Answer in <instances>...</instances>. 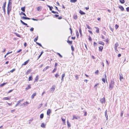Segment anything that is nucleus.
<instances>
[{
	"mask_svg": "<svg viewBox=\"0 0 129 129\" xmlns=\"http://www.w3.org/2000/svg\"><path fill=\"white\" fill-rule=\"evenodd\" d=\"M114 84V82L113 81V80H112L109 85V88L111 90L112 89L113 87Z\"/></svg>",
	"mask_w": 129,
	"mask_h": 129,
	"instance_id": "f257e3e1",
	"label": "nucleus"
},
{
	"mask_svg": "<svg viewBox=\"0 0 129 129\" xmlns=\"http://www.w3.org/2000/svg\"><path fill=\"white\" fill-rule=\"evenodd\" d=\"M104 78H102V81L104 83L105 82V79L107 80V76L106 74L104 75Z\"/></svg>",
	"mask_w": 129,
	"mask_h": 129,
	"instance_id": "f03ea898",
	"label": "nucleus"
},
{
	"mask_svg": "<svg viewBox=\"0 0 129 129\" xmlns=\"http://www.w3.org/2000/svg\"><path fill=\"white\" fill-rule=\"evenodd\" d=\"M11 4L12 2H10V1H9L7 7L9 8L10 9L11 8Z\"/></svg>",
	"mask_w": 129,
	"mask_h": 129,
	"instance_id": "7ed1b4c3",
	"label": "nucleus"
},
{
	"mask_svg": "<svg viewBox=\"0 0 129 129\" xmlns=\"http://www.w3.org/2000/svg\"><path fill=\"white\" fill-rule=\"evenodd\" d=\"M105 98H103L100 100V102L102 103H105Z\"/></svg>",
	"mask_w": 129,
	"mask_h": 129,
	"instance_id": "20e7f679",
	"label": "nucleus"
},
{
	"mask_svg": "<svg viewBox=\"0 0 129 129\" xmlns=\"http://www.w3.org/2000/svg\"><path fill=\"white\" fill-rule=\"evenodd\" d=\"M51 112V110L50 109H48L47 111V115H49Z\"/></svg>",
	"mask_w": 129,
	"mask_h": 129,
	"instance_id": "39448f33",
	"label": "nucleus"
},
{
	"mask_svg": "<svg viewBox=\"0 0 129 129\" xmlns=\"http://www.w3.org/2000/svg\"><path fill=\"white\" fill-rule=\"evenodd\" d=\"M107 110H106L105 112V116L106 118V120H107L108 119V115L107 112Z\"/></svg>",
	"mask_w": 129,
	"mask_h": 129,
	"instance_id": "423d86ee",
	"label": "nucleus"
},
{
	"mask_svg": "<svg viewBox=\"0 0 129 129\" xmlns=\"http://www.w3.org/2000/svg\"><path fill=\"white\" fill-rule=\"evenodd\" d=\"M20 21L22 23L23 25H26V26L27 27H28L29 26H27V23H24L22 20H20Z\"/></svg>",
	"mask_w": 129,
	"mask_h": 129,
	"instance_id": "0eeeda50",
	"label": "nucleus"
},
{
	"mask_svg": "<svg viewBox=\"0 0 129 129\" xmlns=\"http://www.w3.org/2000/svg\"><path fill=\"white\" fill-rule=\"evenodd\" d=\"M21 18L22 19H25V20H30V18H28V17H25V16H22L21 17Z\"/></svg>",
	"mask_w": 129,
	"mask_h": 129,
	"instance_id": "6e6552de",
	"label": "nucleus"
},
{
	"mask_svg": "<svg viewBox=\"0 0 129 129\" xmlns=\"http://www.w3.org/2000/svg\"><path fill=\"white\" fill-rule=\"evenodd\" d=\"M11 9V8L10 9L9 8L7 7V14L9 15Z\"/></svg>",
	"mask_w": 129,
	"mask_h": 129,
	"instance_id": "1a4fd4ad",
	"label": "nucleus"
},
{
	"mask_svg": "<svg viewBox=\"0 0 129 129\" xmlns=\"http://www.w3.org/2000/svg\"><path fill=\"white\" fill-rule=\"evenodd\" d=\"M80 119V117H79V116H77L76 117L74 115V116H73V119Z\"/></svg>",
	"mask_w": 129,
	"mask_h": 129,
	"instance_id": "9d476101",
	"label": "nucleus"
},
{
	"mask_svg": "<svg viewBox=\"0 0 129 129\" xmlns=\"http://www.w3.org/2000/svg\"><path fill=\"white\" fill-rule=\"evenodd\" d=\"M23 100H19V101H18V102H17V103L16 104V105H15V106L16 107L17 106H18V105L19 104L20 102H22V101H23Z\"/></svg>",
	"mask_w": 129,
	"mask_h": 129,
	"instance_id": "9b49d317",
	"label": "nucleus"
},
{
	"mask_svg": "<svg viewBox=\"0 0 129 129\" xmlns=\"http://www.w3.org/2000/svg\"><path fill=\"white\" fill-rule=\"evenodd\" d=\"M29 59H28V60H27L25 62H24V63H23L22 64V65H26V64H27L28 63V62L29 61Z\"/></svg>",
	"mask_w": 129,
	"mask_h": 129,
	"instance_id": "f8f14e48",
	"label": "nucleus"
},
{
	"mask_svg": "<svg viewBox=\"0 0 129 129\" xmlns=\"http://www.w3.org/2000/svg\"><path fill=\"white\" fill-rule=\"evenodd\" d=\"M119 76L120 77V79L121 81V79H123L122 75L121 74H119Z\"/></svg>",
	"mask_w": 129,
	"mask_h": 129,
	"instance_id": "ddd939ff",
	"label": "nucleus"
},
{
	"mask_svg": "<svg viewBox=\"0 0 129 129\" xmlns=\"http://www.w3.org/2000/svg\"><path fill=\"white\" fill-rule=\"evenodd\" d=\"M55 86L54 85L50 89L51 91H53L55 90Z\"/></svg>",
	"mask_w": 129,
	"mask_h": 129,
	"instance_id": "4468645a",
	"label": "nucleus"
},
{
	"mask_svg": "<svg viewBox=\"0 0 129 129\" xmlns=\"http://www.w3.org/2000/svg\"><path fill=\"white\" fill-rule=\"evenodd\" d=\"M79 13L81 15H84L85 14V13H84L81 10H80Z\"/></svg>",
	"mask_w": 129,
	"mask_h": 129,
	"instance_id": "2eb2a0df",
	"label": "nucleus"
},
{
	"mask_svg": "<svg viewBox=\"0 0 129 129\" xmlns=\"http://www.w3.org/2000/svg\"><path fill=\"white\" fill-rule=\"evenodd\" d=\"M50 68V67L49 66H47L43 70V72L45 71H46L48 69Z\"/></svg>",
	"mask_w": 129,
	"mask_h": 129,
	"instance_id": "dca6fc26",
	"label": "nucleus"
},
{
	"mask_svg": "<svg viewBox=\"0 0 129 129\" xmlns=\"http://www.w3.org/2000/svg\"><path fill=\"white\" fill-rule=\"evenodd\" d=\"M31 88V85L29 84L28 85V87L25 88V90H27L28 89L30 88Z\"/></svg>",
	"mask_w": 129,
	"mask_h": 129,
	"instance_id": "f3484780",
	"label": "nucleus"
},
{
	"mask_svg": "<svg viewBox=\"0 0 129 129\" xmlns=\"http://www.w3.org/2000/svg\"><path fill=\"white\" fill-rule=\"evenodd\" d=\"M36 93H34L31 95V98L32 99H33L34 98L35 96H36Z\"/></svg>",
	"mask_w": 129,
	"mask_h": 129,
	"instance_id": "a211bd4d",
	"label": "nucleus"
},
{
	"mask_svg": "<svg viewBox=\"0 0 129 129\" xmlns=\"http://www.w3.org/2000/svg\"><path fill=\"white\" fill-rule=\"evenodd\" d=\"M103 49V47L100 46L99 47V50L100 51H102Z\"/></svg>",
	"mask_w": 129,
	"mask_h": 129,
	"instance_id": "6ab92c4d",
	"label": "nucleus"
},
{
	"mask_svg": "<svg viewBox=\"0 0 129 129\" xmlns=\"http://www.w3.org/2000/svg\"><path fill=\"white\" fill-rule=\"evenodd\" d=\"M46 125L44 123H42L41 124V126L43 128H45Z\"/></svg>",
	"mask_w": 129,
	"mask_h": 129,
	"instance_id": "aec40b11",
	"label": "nucleus"
},
{
	"mask_svg": "<svg viewBox=\"0 0 129 129\" xmlns=\"http://www.w3.org/2000/svg\"><path fill=\"white\" fill-rule=\"evenodd\" d=\"M119 8L122 11H123L124 10L123 7L122 6H119Z\"/></svg>",
	"mask_w": 129,
	"mask_h": 129,
	"instance_id": "412c9836",
	"label": "nucleus"
},
{
	"mask_svg": "<svg viewBox=\"0 0 129 129\" xmlns=\"http://www.w3.org/2000/svg\"><path fill=\"white\" fill-rule=\"evenodd\" d=\"M67 123L68 125V126L69 127H70L71 126V124L69 122L68 120L67 121Z\"/></svg>",
	"mask_w": 129,
	"mask_h": 129,
	"instance_id": "4be33fe9",
	"label": "nucleus"
},
{
	"mask_svg": "<svg viewBox=\"0 0 129 129\" xmlns=\"http://www.w3.org/2000/svg\"><path fill=\"white\" fill-rule=\"evenodd\" d=\"M25 7L21 8V10L23 12H25Z\"/></svg>",
	"mask_w": 129,
	"mask_h": 129,
	"instance_id": "5701e85b",
	"label": "nucleus"
},
{
	"mask_svg": "<svg viewBox=\"0 0 129 129\" xmlns=\"http://www.w3.org/2000/svg\"><path fill=\"white\" fill-rule=\"evenodd\" d=\"M37 9L38 11H40L42 10V7L41 6H39L38 7Z\"/></svg>",
	"mask_w": 129,
	"mask_h": 129,
	"instance_id": "b1692460",
	"label": "nucleus"
},
{
	"mask_svg": "<svg viewBox=\"0 0 129 129\" xmlns=\"http://www.w3.org/2000/svg\"><path fill=\"white\" fill-rule=\"evenodd\" d=\"M67 43L69 44V45H71L72 43V41H70L69 40H68L67 41Z\"/></svg>",
	"mask_w": 129,
	"mask_h": 129,
	"instance_id": "393cba45",
	"label": "nucleus"
},
{
	"mask_svg": "<svg viewBox=\"0 0 129 129\" xmlns=\"http://www.w3.org/2000/svg\"><path fill=\"white\" fill-rule=\"evenodd\" d=\"M19 14L20 15H23L25 16H26V15L24 13L22 12H21V13H20Z\"/></svg>",
	"mask_w": 129,
	"mask_h": 129,
	"instance_id": "a878e982",
	"label": "nucleus"
},
{
	"mask_svg": "<svg viewBox=\"0 0 129 129\" xmlns=\"http://www.w3.org/2000/svg\"><path fill=\"white\" fill-rule=\"evenodd\" d=\"M119 44L118 43H116L115 44L114 48H117V47L118 46Z\"/></svg>",
	"mask_w": 129,
	"mask_h": 129,
	"instance_id": "bb28decb",
	"label": "nucleus"
},
{
	"mask_svg": "<svg viewBox=\"0 0 129 129\" xmlns=\"http://www.w3.org/2000/svg\"><path fill=\"white\" fill-rule=\"evenodd\" d=\"M99 43L100 44H101L103 45H104V42L102 41H100L99 42Z\"/></svg>",
	"mask_w": 129,
	"mask_h": 129,
	"instance_id": "cd10ccee",
	"label": "nucleus"
},
{
	"mask_svg": "<svg viewBox=\"0 0 129 129\" xmlns=\"http://www.w3.org/2000/svg\"><path fill=\"white\" fill-rule=\"evenodd\" d=\"M44 116V114L42 113L40 115V118L41 119H42L43 118Z\"/></svg>",
	"mask_w": 129,
	"mask_h": 129,
	"instance_id": "c85d7f7f",
	"label": "nucleus"
},
{
	"mask_svg": "<svg viewBox=\"0 0 129 129\" xmlns=\"http://www.w3.org/2000/svg\"><path fill=\"white\" fill-rule=\"evenodd\" d=\"M120 2L121 4H124L125 2L124 0H120L119 1Z\"/></svg>",
	"mask_w": 129,
	"mask_h": 129,
	"instance_id": "c756f323",
	"label": "nucleus"
},
{
	"mask_svg": "<svg viewBox=\"0 0 129 129\" xmlns=\"http://www.w3.org/2000/svg\"><path fill=\"white\" fill-rule=\"evenodd\" d=\"M31 69H29L28 70L26 73V74H29L31 72Z\"/></svg>",
	"mask_w": 129,
	"mask_h": 129,
	"instance_id": "7c9ffc66",
	"label": "nucleus"
},
{
	"mask_svg": "<svg viewBox=\"0 0 129 129\" xmlns=\"http://www.w3.org/2000/svg\"><path fill=\"white\" fill-rule=\"evenodd\" d=\"M43 53H44V52L43 51H42L41 52V54H40V55H39V56L38 57V59H39L40 57L41 56V55Z\"/></svg>",
	"mask_w": 129,
	"mask_h": 129,
	"instance_id": "2f4dec72",
	"label": "nucleus"
},
{
	"mask_svg": "<svg viewBox=\"0 0 129 129\" xmlns=\"http://www.w3.org/2000/svg\"><path fill=\"white\" fill-rule=\"evenodd\" d=\"M95 27L96 28V33H99V28L97 27Z\"/></svg>",
	"mask_w": 129,
	"mask_h": 129,
	"instance_id": "473e14b6",
	"label": "nucleus"
},
{
	"mask_svg": "<svg viewBox=\"0 0 129 129\" xmlns=\"http://www.w3.org/2000/svg\"><path fill=\"white\" fill-rule=\"evenodd\" d=\"M38 79H39L38 76L37 75V76H36V79L35 80V81H37L38 80Z\"/></svg>",
	"mask_w": 129,
	"mask_h": 129,
	"instance_id": "72a5a7b5",
	"label": "nucleus"
},
{
	"mask_svg": "<svg viewBox=\"0 0 129 129\" xmlns=\"http://www.w3.org/2000/svg\"><path fill=\"white\" fill-rule=\"evenodd\" d=\"M79 31L81 36H82V31L80 27V29H79Z\"/></svg>",
	"mask_w": 129,
	"mask_h": 129,
	"instance_id": "f704fd0d",
	"label": "nucleus"
},
{
	"mask_svg": "<svg viewBox=\"0 0 129 129\" xmlns=\"http://www.w3.org/2000/svg\"><path fill=\"white\" fill-rule=\"evenodd\" d=\"M56 54L59 55L60 57L62 58V56L61 55L60 53L57 52L56 53Z\"/></svg>",
	"mask_w": 129,
	"mask_h": 129,
	"instance_id": "c9c22d12",
	"label": "nucleus"
},
{
	"mask_svg": "<svg viewBox=\"0 0 129 129\" xmlns=\"http://www.w3.org/2000/svg\"><path fill=\"white\" fill-rule=\"evenodd\" d=\"M6 7L5 6H2V8L4 10V14H5L6 13V11H5V8Z\"/></svg>",
	"mask_w": 129,
	"mask_h": 129,
	"instance_id": "e433bc0d",
	"label": "nucleus"
},
{
	"mask_svg": "<svg viewBox=\"0 0 129 129\" xmlns=\"http://www.w3.org/2000/svg\"><path fill=\"white\" fill-rule=\"evenodd\" d=\"M76 36L77 38H78L79 36V34L78 31V30L76 31Z\"/></svg>",
	"mask_w": 129,
	"mask_h": 129,
	"instance_id": "4c0bfd02",
	"label": "nucleus"
},
{
	"mask_svg": "<svg viewBox=\"0 0 129 129\" xmlns=\"http://www.w3.org/2000/svg\"><path fill=\"white\" fill-rule=\"evenodd\" d=\"M33 79L32 77L31 76H30L28 78V81H30L32 80V79Z\"/></svg>",
	"mask_w": 129,
	"mask_h": 129,
	"instance_id": "58836bf2",
	"label": "nucleus"
},
{
	"mask_svg": "<svg viewBox=\"0 0 129 129\" xmlns=\"http://www.w3.org/2000/svg\"><path fill=\"white\" fill-rule=\"evenodd\" d=\"M38 36L34 40V41L35 42H36L38 39Z\"/></svg>",
	"mask_w": 129,
	"mask_h": 129,
	"instance_id": "ea45409f",
	"label": "nucleus"
},
{
	"mask_svg": "<svg viewBox=\"0 0 129 129\" xmlns=\"http://www.w3.org/2000/svg\"><path fill=\"white\" fill-rule=\"evenodd\" d=\"M6 83H3L2 84L0 85V86L1 87H3L4 85H5L6 84Z\"/></svg>",
	"mask_w": 129,
	"mask_h": 129,
	"instance_id": "a19ab883",
	"label": "nucleus"
},
{
	"mask_svg": "<svg viewBox=\"0 0 129 129\" xmlns=\"http://www.w3.org/2000/svg\"><path fill=\"white\" fill-rule=\"evenodd\" d=\"M36 43L38 45H39V46L41 47H43L42 46V45L40 43H39L38 42H36Z\"/></svg>",
	"mask_w": 129,
	"mask_h": 129,
	"instance_id": "79ce46f5",
	"label": "nucleus"
},
{
	"mask_svg": "<svg viewBox=\"0 0 129 129\" xmlns=\"http://www.w3.org/2000/svg\"><path fill=\"white\" fill-rule=\"evenodd\" d=\"M71 50L72 51H73L74 50V48L73 45H72L71 46Z\"/></svg>",
	"mask_w": 129,
	"mask_h": 129,
	"instance_id": "37998d69",
	"label": "nucleus"
},
{
	"mask_svg": "<svg viewBox=\"0 0 129 129\" xmlns=\"http://www.w3.org/2000/svg\"><path fill=\"white\" fill-rule=\"evenodd\" d=\"M10 99L9 98L7 97H4L3 98V100H9Z\"/></svg>",
	"mask_w": 129,
	"mask_h": 129,
	"instance_id": "c03bdc74",
	"label": "nucleus"
},
{
	"mask_svg": "<svg viewBox=\"0 0 129 129\" xmlns=\"http://www.w3.org/2000/svg\"><path fill=\"white\" fill-rule=\"evenodd\" d=\"M42 104H40L38 106V109H40L41 107L42 106Z\"/></svg>",
	"mask_w": 129,
	"mask_h": 129,
	"instance_id": "a18cd8bd",
	"label": "nucleus"
},
{
	"mask_svg": "<svg viewBox=\"0 0 129 129\" xmlns=\"http://www.w3.org/2000/svg\"><path fill=\"white\" fill-rule=\"evenodd\" d=\"M74 18L76 20L77 18V15H74L73 16Z\"/></svg>",
	"mask_w": 129,
	"mask_h": 129,
	"instance_id": "49530a36",
	"label": "nucleus"
},
{
	"mask_svg": "<svg viewBox=\"0 0 129 129\" xmlns=\"http://www.w3.org/2000/svg\"><path fill=\"white\" fill-rule=\"evenodd\" d=\"M70 1L72 3H75L77 1V0H70Z\"/></svg>",
	"mask_w": 129,
	"mask_h": 129,
	"instance_id": "de8ad7c7",
	"label": "nucleus"
},
{
	"mask_svg": "<svg viewBox=\"0 0 129 129\" xmlns=\"http://www.w3.org/2000/svg\"><path fill=\"white\" fill-rule=\"evenodd\" d=\"M15 34L16 35L17 37L20 38L21 37L20 36L19 34L15 33Z\"/></svg>",
	"mask_w": 129,
	"mask_h": 129,
	"instance_id": "09e8293b",
	"label": "nucleus"
},
{
	"mask_svg": "<svg viewBox=\"0 0 129 129\" xmlns=\"http://www.w3.org/2000/svg\"><path fill=\"white\" fill-rule=\"evenodd\" d=\"M51 12L53 13H54V14H58V13L57 12H56V11H52Z\"/></svg>",
	"mask_w": 129,
	"mask_h": 129,
	"instance_id": "8fccbe9b",
	"label": "nucleus"
},
{
	"mask_svg": "<svg viewBox=\"0 0 129 129\" xmlns=\"http://www.w3.org/2000/svg\"><path fill=\"white\" fill-rule=\"evenodd\" d=\"M56 69H57V68H55L54 69V70H53V71L52 72V73H54V72H55L56 71Z\"/></svg>",
	"mask_w": 129,
	"mask_h": 129,
	"instance_id": "3c124183",
	"label": "nucleus"
},
{
	"mask_svg": "<svg viewBox=\"0 0 129 129\" xmlns=\"http://www.w3.org/2000/svg\"><path fill=\"white\" fill-rule=\"evenodd\" d=\"M15 69H13L12 70H11L10 71V72L12 73L14 71H15Z\"/></svg>",
	"mask_w": 129,
	"mask_h": 129,
	"instance_id": "603ef678",
	"label": "nucleus"
},
{
	"mask_svg": "<svg viewBox=\"0 0 129 129\" xmlns=\"http://www.w3.org/2000/svg\"><path fill=\"white\" fill-rule=\"evenodd\" d=\"M115 28L116 29H117L118 27L119 26L117 24H116L115 25Z\"/></svg>",
	"mask_w": 129,
	"mask_h": 129,
	"instance_id": "864d4df0",
	"label": "nucleus"
},
{
	"mask_svg": "<svg viewBox=\"0 0 129 129\" xmlns=\"http://www.w3.org/2000/svg\"><path fill=\"white\" fill-rule=\"evenodd\" d=\"M53 15L54 16H53V17H56L57 18L59 17V15H58L57 14H55V15Z\"/></svg>",
	"mask_w": 129,
	"mask_h": 129,
	"instance_id": "5fc2aeb1",
	"label": "nucleus"
},
{
	"mask_svg": "<svg viewBox=\"0 0 129 129\" xmlns=\"http://www.w3.org/2000/svg\"><path fill=\"white\" fill-rule=\"evenodd\" d=\"M59 76V75L57 73L55 75V76L56 78H57Z\"/></svg>",
	"mask_w": 129,
	"mask_h": 129,
	"instance_id": "6e6d98bb",
	"label": "nucleus"
},
{
	"mask_svg": "<svg viewBox=\"0 0 129 129\" xmlns=\"http://www.w3.org/2000/svg\"><path fill=\"white\" fill-rule=\"evenodd\" d=\"M86 26L87 27V28L88 29H91L90 27H89V26L87 24H86Z\"/></svg>",
	"mask_w": 129,
	"mask_h": 129,
	"instance_id": "4d7b16f0",
	"label": "nucleus"
},
{
	"mask_svg": "<svg viewBox=\"0 0 129 129\" xmlns=\"http://www.w3.org/2000/svg\"><path fill=\"white\" fill-rule=\"evenodd\" d=\"M65 73L63 74L61 76V77L63 78L65 76Z\"/></svg>",
	"mask_w": 129,
	"mask_h": 129,
	"instance_id": "13d9d810",
	"label": "nucleus"
},
{
	"mask_svg": "<svg viewBox=\"0 0 129 129\" xmlns=\"http://www.w3.org/2000/svg\"><path fill=\"white\" fill-rule=\"evenodd\" d=\"M34 28L33 27H31L30 29V30L31 31H34Z\"/></svg>",
	"mask_w": 129,
	"mask_h": 129,
	"instance_id": "bf43d9fd",
	"label": "nucleus"
},
{
	"mask_svg": "<svg viewBox=\"0 0 129 129\" xmlns=\"http://www.w3.org/2000/svg\"><path fill=\"white\" fill-rule=\"evenodd\" d=\"M108 41H109L108 39V38H107V39H106L105 40H104V41L106 42L107 43H108Z\"/></svg>",
	"mask_w": 129,
	"mask_h": 129,
	"instance_id": "052dcab7",
	"label": "nucleus"
},
{
	"mask_svg": "<svg viewBox=\"0 0 129 129\" xmlns=\"http://www.w3.org/2000/svg\"><path fill=\"white\" fill-rule=\"evenodd\" d=\"M114 48V49H115V50L116 51V53H117L118 52V50L117 49V48Z\"/></svg>",
	"mask_w": 129,
	"mask_h": 129,
	"instance_id": "680f3d73",
	"label": "nucleus"
},
{
	"mask_svg": "<svg viewBox=\"0 0 129 129\" xmlns=\"http://www.w3.org/2000/svg\"><path fill=\"white\" fill-rule=\"evenodd\" d=\"M61 120L63 122H65V119H63V118H61Z\"/></svg>",
	"mask_w": 129,
	"mask_h": 129,
	"instance_id": "e2e57ef3",
	"label": "nucleus"
},
{
	"mask_svg": "<svg viewBox=\"0 0 129 129\" xmlns=\"http://www.w3.org/2000/svg\"><path fill=\"white\" fill-rule=\"evenodd\" d=\"M126 10L127 12H128L129 11V7H128L127 8H126Z\"/></svg>",
	"mask_w": 129,
	"mask_h": 129,
	"instance_id": "0e129e2a",
	"label": "nucleus"
},
{
	"mask_svg": "<svg viewBox=\"0 0 129 129\" xmlns=\"http://www.w3.org/2000/svg\"><path fill=\"white\" fill-rule=\"evenodd\" d=\"M99 70H97L95 71V73L96 74H98L99 73Z\"/></svg>",
	"mask_w": 129,
	"mask_h": 129,
	"instance_id": "69168bd1",
	"label": "nucleus"
},
{
	"mask_svg": "<svg viewBox=\"0 0 129 129\" xmlns=\"http://www.w3.org/2000/svg\"><path fill=\"white\" fill-rule=\"evenodd\" d=\"M88 40L89 41H91L92 40L91 38L89 36V38H88Z\"/></svg>",
	"mask_w": 129,
	"mask_h": 129,
	"instance_id": "338daca9",
	"label": "nucleus"
},
{
	"mask_svg": "<svg viewBox=\"0 0 129 129\" xmlns=\"http://www.w3.org/2000/svg\"><path fill=\"white\" fill-rule=\"evenodd\" d=\"M97 45V43L95 42H94L93 45L94 46H95Z\"/></svg>",
	"mask_w": 129,
	"mask_h": 129,
	"instance_id": "774afa93",
	"label": "nucleus"
}]
</instances>
